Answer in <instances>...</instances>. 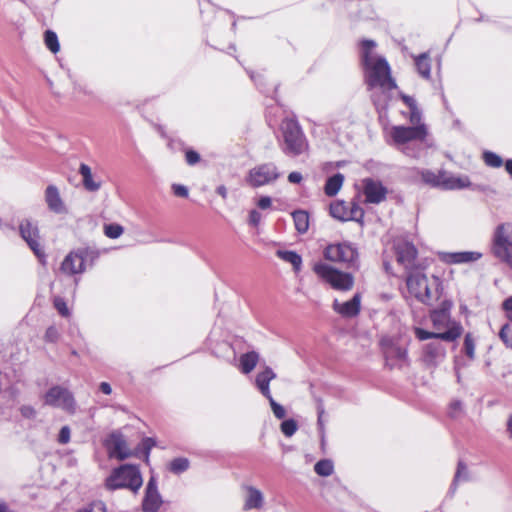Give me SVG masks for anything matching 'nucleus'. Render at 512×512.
I'll return each instance as SVG.
<instances>
[{"mask_svg":"<svg viewBox=\"0 0 512 512\" xmlns=\"http://www.w3.org/2000/svg\"><path fill=\"white\" fill-rule=\"evenodd\" d=\"M376 46L373 40L362 42L361 58L364 66L365 80L370 89L380 88L383 91H391L397 88L395 80L391 76V69L385 58L373 54Z\"/></svg>","mask_w":512,"mask_h":512,"instance_id":"obj_1","label":"nucleus"},{"mask_svg":"<svg viewBox=\"0 0 512 512\" xmlns=\"http://www.w3.org/2000/svg\"><path fill=\"white\" fill-rule=\"evenodd\" d=\"M450 304L443 305L440 309L433 310L430 319L436 332H428L422 328L414 329L417 339L424 341L427 339L444 340L448 342L455 341L462 334L463 328L460 323L451 320Z\"/></svg>","mask_w":512,"mask_h":512,"instance_id":"obj_2","label":"nucleus"},{"mask_svg":"<svg viewBox=\"0 0 512 512\" xmlns=\"http://www.w3.org/2000/svg\"><path fill=\"white\" fill-rule=\"evenodd\" d=\"M428 130L425 124L417 126H393L389 136L392 142L405 155L412 158L421 156L422 145L426 143Z\"/></svg>","mask_w":512,"mask_h":512,"instance_id":"obj_3","label":"nucleus"},{"mask_svg":"<svg viewBox=\"0 0 512 512\" xmlns=\"http://www.w3.org/2000/svg\"><path fill=\"white\" fill-rule=\"evenodd\" d=\"M406 284L410 294L424 304L429 305L439 297L438 278L429 282L425 274L409 271Z\"/></svg>","mask_w":512,"mask_h":512,"instance_id":"obj_4","label":"nucleus"},{"mask_svg":"<svg viewBox=\"0 0 512 512\" xmlns=\"http://www.w3.org/2000/svg\"><path fill=\"white\" fill-rule=\"evenodd\" d=\"M143 480L137 466L124 464L114 469L106 479L105 486L109 490L127 488L137 492L142 486Z\"/></svg>","mask_w":512,"mask_h":512,"instance_id":"obj_5","label":"nucleus"},{"mask_svg":"<svg viewBox=\"0 0 512 512\" xmlns=\"http://www.w3.org/2000/svg\"><path fill=\"white\" fill-rule=\"evenodd\" d=\"M281 130L284 140L283 152L286 155L295 157L308 150V142L296 120L285 119Z\"/></svg>","mask_w":512,"mask_h":512,"instance_id":"obj_6","label":"nucleus"},{"mask_svg":"<svg viewBox=\"0 0 512 512\" xmlns=\"http://www.w3.org/2000/svg\"><path fill=\"white\" fill-rule=\"evenodd\" d=\"M313 271L335 290L349 291L353 287L354 278L350 273L337 270L326 263L314 264Z\"/></svg>","mask_w":512,"mask_h":512,"instance_id":"obj_7","label":"nucleus"},{"mask_svg":"<svg viewBox=\"0 0 512 512\" xmlns=\"http://www.w3.org/2000/svg\"><path fill=\"white\" fill-rule=\"evenodd\" d=\"M493 253L512 269V225L497 226L493 236Z\"/></svg>","mask_w":512,"mask_h":512,"instance_id":"obj_8","label":"nucleus"},{"mask_svg":"<svg viewBox=\"0 0 512 512\" xmlns=\"http://www.w3.org/2000/svg\"><path fill=\"white\" fill-rule=\"evenodd\" d=\"M279 176L280 173L275 164L265 163L252 168L246 177V182L256 188L273 183Z\"/></svg>","mask_w":512,"mask_h":512,"instance_id":"obj_9","label":"nucleus"},{"mask_svg":"<svg viewBox=\"0 0 512 512\" xmlns=\"http://www.w3.org/2000/svg\"><path fill=\"white\" fill-rule=\"evenodd\" d=\"M45 404L74 413L76 403L72 393L63 387L54 386L45 394Z\"/></svg>","mask_w":512,"mask_h":512,"instance_id":"obj_10","label":"nucleus"},{"mask_svg":"<svg viewBox=\"0 0 512 512\" xmlns=\"http://www.w3.org/2000/svg\"><path fill=\"white\" fill-rule=\"evenodd\" d=\"M324 257L332 262L353 266L357 259L356 249L349 243L331 244L324 250Z\"/></svg>","mask_w":512,"mask_h":512,"instance_id":"obj_11","label":"nucleus"},{"mask_svg":"<svg viewBox=\"0 0 512 512\" xmlns=\"http://www.w3.org/2000/svg\"><path fill=\"white\" fill-rule=\"evenodd\" d=\"M393 247L397 263L407 272L411 271L415 266L417 257L415 246L404 238H397L394 240Z\"/></svg>","mask_w":512,"mask_h":512,"instance_id":"obj_12","label":"nucleus"},{"mask_svg":"<svg viewBox=\"0 0 512 512\" xmlns=\"http://www.w3.org/2000/svg\"><path fill=\"white\" fill-rule=\"evenodd\" d=\"M19 229L21 237L26 241L40 262L44 264L45 253L39 242V232L37 226L33 225L29 220H25L21 222Z\"/></svg>","mask_w":512,"mask_h":512,"instance_id":"obj_13","label":"nucleus"},{"mask_svg":"<svg viewBox=\"0 0 512 512\" xmlns=\"http://www.w3.org/2000/svg\"><path fill=\"white\" fill-rule=\"evenodd\" d=\"M381 346L386 364L391 368L401 367L407 362V350L395 344L390 338H383Z\"/></svg>","mask_w":512,"mask_h":512,"instance_id":"obj_14","label":"nucleus"},{"mask_svg":"<svg viewBox=\"0 0 512 512\" xmlns=\"http://www.w3.org/2000/svg\"><path fill=\"white\" fill-rule=\"evenodd\" d=\"M89 256V251L87 249H78L76 251L70 252L63 260L61 265V270L64 273L73 275L84 272L85 270V261Z\"/></svg>","mask_w":512,"mask_h":512,"instance_id":"obj_15","label":"nucleus"},{"mask_svg":"<svg viewBox=\"0 0 512 512\" xmlns=\"http://www.w3.org/2000/svg\"><path fill=\"white\" fill-rule=\"evenodd\" d=\"M363 193L366 198V202L372 204H379L384 201L387 194L386 187L378 181L371 178H366L363 180Z\"/></svg>","mask_w":512,"mask_h":512,"instance_id":"obj_16","label":"nucleus"},{"mask_svg":"<svg viewBox=\"0 0 512 512\" xmlns=\"http://www.w3.org/2000/svg\"><path fill=\"white\" fill-rule=\"evenodd\" d=\"M110 457L124 460L131 456L127 443L120 433H112L105 441Z\"/></svg>","mask_w":512,"mask_h":512,"instance_id":"obj_17","label":"nucleus"},{"mask_svg":"<svg viewBox=\"0 0 512 512\" xmlns=\"http://www.w3.org/2000/svg\"><path fill=\"white\" fill-rule=\"evenodd\" d=\"M44 199L48 209L55 214H67L68 208L55 185H48L44 192Z\"/></svg>","mask_w":512,"mask_h":512,"instance_id":"obj_18","label":"nucleus"},{"mask_svg":"<svg viewBox=\"0 0 512 512\" xmlns=\"http://www.w3.org/2000/svg\"><path fill=\"white\" fill-rule=\"evenodd\" d=\"M361 307V295L356 293L351 300L340 303L337 300L333 303V309L342 317L351 318L359 314Z\"/></svg>","mask_w":512,"mask_h":512,"instance_id":"obj_19","label":"nucleus"},{"mask_svg":"<svg viewBox=\"0 0 512 512\" xmlns=\"http://www.w3.org/2000/svg\"><path fill=\"white\" fill-rule=\"evenodd\" d=\"M446 349L438 341L428 343L424 346V361L431 366H436L444 360Z\"/></svg>","mask_w":512,"mask_h":512,"instance_id":"obj_20","label":"nucleus"},{"mask_svg":"<svg viewBox=\"0 0 512 512\" xmlns=\"http://www.w3.org/2000/svg\"><path fill=\"white\" fill-rule=\"evenodd\" d=\"M482 257V253L477 251H462L445 253L443 260L448 264H463L478 261Z\"/></svg>","mask_w":512,"mask_h":512,"instance_id":"obj_21","label":"nucleus"},{"mask_svg":"<svg viewBox=\"0 0 512 512\" xmlns=\"http://www.w3.org/2000/svg\"><path fill=\"white\" fill-rule=\"evenodd\" d=\"M276 378V374L270 367H265V369L261 372H259L256 375L255 384L256 387L259 389L261 394L266 397L270 398L271 392L269 384L270 382Z\"/></svg>","mask_w":512,"mask_h":512,"instance_id":"obj_22","label":"nucleus"},{"mask_svg":"<svg viewBox=\"0 0 512 512\" xmlns=\"http://www.w3.org/2000/svg\"><path fill=\"white\" fill-rule=\"evenodd\" d=\"M79 174L82 177V184L87 191L96 192L101 188V181L94 177L91 168L87 164H80Z\"/></svg>","mask_w":512,"mask_h":512,"instance_id":"obj_23","label":"nucleus"},{"mask_svg":"<svg viewBox=\"0 0 512 512\" xmlns=\"http://www.w3.org/2000/svg\"><path fill=\"white\" fill-rule=\"evenodd\" d=\"M470 181L468 177L452 176L442 173L440 187L447 190L462 189L468 187Z\"/></svg>","mask_w":512,"mask_h":512,"instance_id":"obj_24","label":"nucleus"},{"mask_svg":"<svg viewBox=\"0 0 512 512\" xmlns=\"http://www.w3.org/2000/svg\"><path fill=\"white\" fill-rule=\"evenodd\" d=\"M161 503L162 500L158 491L145 492V497L142 503L143 510L145 512H157Z\"/></svg>","mask_w":512,"mask_h":512,"instance_id":"obj_25","label":"nucleus"},{"mask_svg":"<svg viewBox=\"0 0 512 512\" xmlns=\"http://www.w3.org/2000/svg\"><path fill=\"white\" fill-rule=\"evenodd\" d=\"M247 498L244 504L245 510L258 509L263 504V495L260 490L254 487L247 488Z\"/></svg>","mask_w":512,"mask_h":512,"instance_id":"obj_26","label":"nucleus"},{"mask_svg":"<svg viewBox=\"0 0 512 512\" xmlns=\"http://www.w3.org/2000/svg\"><path fill=\"white\" fill-rule=\"evenodd\" d=\"M344 181V176L341 173H337L329 177L326 181L324 191L327 196H335L341 189Z\"/></svg>","mask_w":512,"mask_h":512,"instance_id":"obj_27","label":"nucleus"},{"mask_svg":"<svg viewBox=\"0 0 512 512\" xmlns=\"http://www.w3.org/2000/svg\"><path fill=\"white\" fill-rule=\"evenodd\" d=\"M259 360V354L255 351H251L241 355L240 367L244 374L250 373L257 365Z\"/></svg>","mask_w":512,"mask_h":512,"instance_id":"obj_28","label":"nucleus"},{"mask_svg":"<svg viewBox=\"0 0 512 512\" xmlns=\"http://www.w3.org/2000/svg\"><path fill=\"white\" fill-rule=\"evenodd\" d=\"M277 256L285 262L290 263L295 272H299L301 270L302 258L298 253L294 251L278 250Z\"/></svg>","mask_w":512,"mask_h":512,"instance_id":"obj_29","label":"nucleus"},{"mask_svg":"<svg viewBox=\"0 0 512 512\" xmlns=\"http://www.w3.org/2000/svg\"><path fill=\"white\" fill-rule=\"evenodd\" d=\"M296 230L304 234L309 228V215L304 210H297L292 213Z\"/></svg>","mask_w":512,"mask_h":512,"instance_id":"obj_30","label":"nucleus"},{"mask_svg":"<svg viewBox=\"0 0 512 512\" xmlns=\"http://www.w3.org/2000/svg\"><path fill=\"white\" fill-rule=\"evenodd\" d=\"M330 215L340 221H348V204L336 201L330 205Z\"/></svg>","mask_w":512,"mask_h":512,"instance_id":"obj_31","label":"nucleus"},{"mask_svg":"<svg viewBox=\"0 0 512 512\" xmlns=\"http://www.w3.org/2000/svg\"><path fill=\"white\" fill-rule=\"evenodd\" d=\"M415 66L418 73L428 79L430 77L431 64L428 54L423 53L415 58Z\"/></svg>","mask_w":512,"mask_h":512,"instance_id":"obj_32","label":"nucleus"},{"mask_svg":"<svg viewBox=\"0 0 512 512\" xmlns=\"http://www.w3.org/2000/svg\"><path fill=\"white\" fill-rule=\"evenodd\" d=\"M417 173L420 175L423 183L433 187H440L442 173L436 174L431 170H420Z\"/></svg>","mask_w":512,"mask_h":512,"instance_id":"obj_33","label":"nucleus"},{"mask_svg":"<svg viewBox=\"0 0 512 512\" xmlns=\"http://www.w3.org/2000/svg\"><path fill=\"white\" fill-rule=\"evenodd\" d=\"M189 460L184 457L173 459L169 463V470L174 474H181L189 468Z\"/></svg>","mask_w":512,"mask_h":512,"instance_id":"obj_34","label":"nucleus"},{"mask_svg":"<svg viewBox=\"0 0 512 512\" xmlns=\"http://www.w3.org/2000/svg\"><path fill=\"white\" fill-rule=\"evenodd\" d=\"M333 469V463L331 460L328 459L320 460L314 466L315 472L319 476L324 477L330 476L333 473Z\"/></svg>","mask_w":512,"mask_h":512,"instance_id":"obj_35","label":"nucleus"},{"mask_svg":"<svg viewBox=\"0 0 512 512\" xmlns=\"http://www.w3.org/2000/svg\"><path fill=\"white\" fill-rule=\"evenodd\" d=\"M45 44L52 53H57L60 49L58 37L56 33L51 30L45 32Z\"/></svg>","mask_w":512,"mask_h":512,"instance_id":"obj_36","label":"nucleus"},{"mask_svg":"<svg viewBox=\"0 0 512 512\" xmlns=\"http://www.w3.org/2000/svg\"><path fill=\"white\" fill-rule=\"evenodd\" d=\"M483 159L485 163L490 167L498 168L503 164L502 158L490 151L484 152Z\"/></svg>","mask_w":512,"mask_h":512,"instance_id":"obj_37","label":"nucleus"},{"mask_svg":"<svg viewBox=\"0 0 512 512\" xmlns=\"http://www.w3.org/2000/svg\"><path fill=\"white\" fill-rule=\"evenodd\" d=\"M464 352L469 359L475 358V340L470 333L466 334L464 339Z\"/></svg>","mask_w":512,"mask_h":512,"instance_id":"obj_38","label":"nucleus"},{"mask_svg":"<svg viewBox=\"0 0 512 512\" xmlns=\"http://www.w3.org/2000/svg\"><path fill=\"white\" fill-rule=\"evenodd\" d=\"M364 216L363 209L356 203L348 204V221H359Z\"/></svg>","mask_w":512,"mask_h":512,"instance_id":"obj_39","label":"nucleus"},{"mask_svg":"<svg viewBox=\"0 0 512 512\" xmlns=\"http://www.w3.org/2000/svg\"><path fill=\"white\" fill-rule=\"evenodd\" d=\"M297 428V423L293 419L284 420L281 423V431L287 437H291L292 435H294L295 432L297 431Z\"/></svg>","mask_w":512,"mask_h":512,"instance_id":"obj_40","label":"nucleus"},{"mask_svg":"<svg viewBox=\"0 0 512 512\" xmlns=\"http://www.w3.org/2000/svg\"><path fill=\"white\" fill-rule=\"evenodd\" d=\"M468 479V471L467 467L463 462L458 463L457 471L453 480V488L455 489V485L460 481H466Z\"/></svg>","mask_w":512,"mask_h":512,"instance_id":"obj_41","label":"nucleus"},{"mask_svg":"<svg viewBox=\"0 0 512 512\" xmlns=\"http://www.w3.org/2000/svg\"><path fill=\"white\" fill-rule=\"evenodd\" d=\"M105 235L111 239L120 237L123 233V227L118 224H109L105 226Z\"/></svg>","mask_w":512,"mask_h":512,"instance_id":"obj_42","label":"nucleus"},{"mask_svg":"<svg viewBox=\"0 0 512 512\" xmlns=\"http://www.w3.org/2000/svg\"><path fill=\"white\" fill-rule=\"evenodd\" d=\"M269 403H270V406H271V409L273 411V414L275 415L276 418L278 419H283L286 415V410L285 408L280 405L279 403H277L272 395L270 396V398H267Z\"/></svg>","mask_w":512,"mask_h":512,"instance_id":"obj_43","label":"nucleus"},{"mask_svg":"<svg viewBox=\"0 0 512 512\" xmlns=\"http://www.w3.org/2000/svg\"><path fill=\"white\" fill-rule=\"evenodd\" d=\"M54 306L63 317H68L70 315V311L67 307L66 302L61 297H55Z\"/></svg>","mask_w":512,"mask_h":512,"instance_id":"obj_44","label":"nucleus"},{"mask_svg":"<svg viewBox=\"0 0 512 512\" xmlns=\"http://www.w3.org/2000/svg\"><path fill=\"white\" fill-rule=\"evenodd\" d=\"M509 331L510 326L508 324L503 325L499 332V337L507 347L512 348V338L508 335Z\"/></svg>","mask_w":512,"mask_h":512,"instance_id":"obj_45","label":"nucleus"},{"mask_svg":"<svg viewBox=\"0 0 512 512\" xmlns=\"http://www.w3.org/2000/svg\"><path fill=\"white\" fill-rule=\"evenodd\" d=\"M409 120L413 126L421 125V112L417 105L410 108Z\"/></svg>","mask_w":512,"mask_h":512,"instance_id":"obj_46","label":"nucleus"},{"mask_svg":"<svg viewBox=\"0 0 512 512\" xmlns=\"http://www.w3.org/2000/svg\"><path fill=\"white\" fill-rule=\"evenodd\" d=\"M172 190H173L174 195L177 197H182V198L188 197L189 192H188L187 187L184 185L173 184Z\"/></svg>","mask_w":512,"mask_h":512,"instance_id":"obj_47","label":"nucleus"},{"mask_svg":"<svg viewBox=\"0 0 512 512\" xmlns=\"http://www.w3.org/2000/svg\"><path fill=\"white\" fill-rule=\"evenodd\" d=\"M70 441V429L68 426H63L59 432L58 442L67 444Z\"/></svg>","mask_w":512,"mask_h":512,"instance_id":"obj_48","label":"nucleus"},{"mask_svg":"<svg viewBox=\"0 0 512 512\" xmlns=\"http://www.w3.org/2000/svg\"><path fill=\"white\" fill-rule=\"evenodd\" d=\"M185 158L189 165H195L200 161V155L194 150H188L185 154Z\"/></svg>","mask_w":512,"mask_h":512,"instance_id":"obj_49","label":"nucleus"},{"mask_svg":"<svg viewBox=\"0 0 512 512\" xmlns=\"http://www.w3.org/2000/svg\"><path fill=\"white\" fill-rule=\"evenodd\" d=\"M502 307L506 312L507 318L512 321V295L503 302Z\"/></svg>","mask_w":512,"mask_h":512,"instance_id":"obj_50","label":"nucleus"},{"mask_svg":"<svg viewBox=\"0 0 512 512\" xmlns=\"http://www.w3.org/2000/svg\"><path fill=\"white\" fill-rule=\"evenodd\" d=\"M261 220V214L257 210H252L249 215V222L253 226H257Z\"/></svg>","mask_w":512,"mask_h":512,"instance_id":"obj_51","label":"nucleus"},{"mask_svg":"<svg viewBox=\"0 0 512 512\" xmlns=\"http://www.w3.org/2000/svg\"><path fill=\"white\" fill-rule=\"evenodd\" d=\"M450 415L452 417H457L458 413L462 410V403L460 401H455L451 404Z\"/></svg>","mask_w":512,"mask_h":512,"instance_id":"obj_52","label":"nucleus"},{"mask_svg":"<svg viewBox=\"0 0 512 512\" xmlns=\"http://www.w3.org/2000/svg\"><path fill=\"white\" fill-rule=\"evenodd\" d=\"M272 200L268 196H263L258 201V207L260 209H267L271 206Z\"/></svg>","mask_w":512,"mask_h":512,"instance_id":"obj_53","label":"nucleus"},{"mask_svg":"<svg viewBox=\"0 0 512 512\" xmlns=\"http://www.w3.org/2000/svg\"><path fill=\"white\" fill-rule=\"evenodd\" d=\"M317 413H318V425L320 427V429H323V415H324V407H323V404L322 402H319L318 405H317Z\"/></svg>","mask_w":512,"mask_h":512,"instance_id":"obj_54","label":"nucleus"},{"mask_svg":"<svg viewBox=\"0 0 512 512\" xmlns=\"http://www.w3.org/2000/svg\"><path fill=\"white\" fill-rule=\"evenodd\" d=\"M21 414L25 417V418H32L34 417L35 415V410L33 407L31 406H23L21 407Z\"/></svg>","mask_w":512,"mask_h":512,"instance_id":"obj_55","label":"nucleus"},{"mask_svg":"<svg viewBox=\"0 0 512 512\" xmlns=\"http://www.w3.org/2000/svg\"><path fill=\"white\" fill-rule=\"evenodd\" d=\"M288 180L290 183L298 184L302 181V175L299 172H291L288 175Z\"/></svg>","mask_w":512,"mask_h":512,"instance_id":"obj_56","label":"nucleus"},{"mask_svg":"<svg viewBox=\"0 0 512 512\" xmlns=\"http://www.w3.org/2000/svg\"><path fill=\"white\" fill-rule=\"evenodd\" d=\"M401 98L409 108L416 106V101L412 97L402 94Z\"/></svg>","mask_w":512,"mask_h":512,"instance_id":"obj_57","label":"nucleus"},{"mask_svg":"<svg viewBox=\"0 0 512 512\" xmlns=\"http://www.w3.org/2000/svg\"><path fill=\"white\" fill-rule=\"evenodd\" d=\"M46 337L49 340L54 341L57 337V330L54 327H49L46 331Z\"/></svg>","mask_w":512,"mask_h":512,"instance_id":"obj_58","label":"nucleus"},{"mask_svg":"<svg viewBox=\"0 0 512 512\" xmlns=\"http://www.w3.org/2000/svg\"><path fill=\"white\" fill-rule=\"evenodd\" d=\"M99 388L106 395H109L112 392V388L107 382H101Z\"/></svg>","mask_w":512,"mask_h":512,"instance_id":"obj_59","label":"nucleus"},{"mask_svg":"<svg viewBox=\"0 0 512 512\" xmlns=\"http://www.w3.org/2000/svg\"><path fill=\"white\" fill-rule=\"evenodd\" d=\"M146 491H158L157 483L154 477H151L147 483Z\"/></svg>","mask_w":512,"mask_h":512,"instance_id":"obj_60","label":"nucleus"},{"mask_svg":"<svg viewBox=\"0 0 512 512\" xmlns=\"http://www.w3.org/2000/svg\"><path fill=\"white\" fill-rule=\"evenodd\" d=\"M216 192L223 198H227V189L224 185H220L217 187Z\"/></svg>","mask_w":512,"mask_h":512,"instance_id":"obj_61","label":"nucleus"},{"mask_svg":"<svg viewBox=\"0 0 512 512\" xmlns=\"http://www.w3.org/2000/svg\"><path fill=\"white\" fill-rule=\"evenodd\" d=\"M143 445L148 452L151 449V447L154 445V441L151 438H146L143 441Z\"/></svg>","mask_w":512,"mask_h":512,"instance_id":"obj_62","label":"nucleus"},{"mask_svg":"<svg viewBox=\"0 0 512 512\" xmlns=\"http://www.w3.org/2000/svg\"><path fill=\"white\" fill-rule=\"evenodd\" d=\"M507 431L509 432V436L512 439V415H510L508 418Z\"/></svg>","mask_w":512,"mask_h":512,"instance_id":"obj_63","label":"nucleus"},{"mask_svg":"<svg viewBox=\"0 0 512 512\" xmlns=\"http://www.w3.org/2000/svg\"><path fill=\"white\" fill-rule=\"evenodd\" d=\"M505 169L512 176V159L506 161Z\"/></svg>","mask_w":512,"mask_h":512,"instance_id":"obj_64","label":"nucleus"}]
</instances>
